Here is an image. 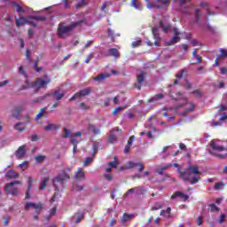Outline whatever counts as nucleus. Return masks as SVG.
I'll use <instances>...</instances> for the list:
<instances>
[{
    "mask_svg": "<svg viewBox=\"0 0 227 227\" xmlns=\"http://www.w3.org/2000/svg\"><path fill=\"white\" fill-rule=\"evenodd\" d=\"M180 179L184 182H190L191 185H194L201 180V177L197 175H201L198 166H188L184 171L178 169Z\"/></svg>",
    "mask_w": 227,
    "mask_h": 227,
    "instance_id": "obj_1",
    "label": "nucleus"
},
{
    "mask_svg": "<svg viewBox=\"0 0 227 227\" xmlns=\"http://www.w3.org/2000/svg\"><path fill=\"white\" fill-rule=\"evenodd\" d=\"M51 79L49 77L48 74H45L43 78H37L32 84L29 83V80H26V85H22L20 89V91H23V90H27L28 88H35V93H37V91H40V90L45 88L47 84H51Z\"/></svg>",
    "mask_w": 227,
    "mask_h": 227,
    "instance_id": "obj_2",
    "label": "nucleus"
},
{
    "mask_svg": "<svg viewBox=\"0 0 227 227\" xmlns=\"http://www.w3.org/2000/svg\"><path fill=\"white\" fill-rule=\"evenodd\" d=\"M81 24H88V21L86 20H80L69 26H65V23H59L57 28L59 38H67L69 36L70 33L74 31V27H77L78 26H81Z\"/></svg>",
    "mask_w": 227,
    "mask_h": 227,
    "instance_id": "obj_3",
    "label": "nucleus"
},
{
    "mask_svg": "<svg viewBox=\"0 0 227 227\" xmlns=\"http://www.w3.org/2000/svg\"><path fill=\"white\" fill-rule=\"evenodd\" d=\"M66 180H70V175L67 173L65 169L62 170V174H59L53 179V185L57 189V191H59L61 189L59 186H58V184H64Z\"/></svg>",
    "mask_w": 227,
    "mask_h": 227,
    "instance_id": "obj_4",
    "label": "nucleus"
},
{
    "mask_svg": "<svg viewBox=\"0 0 227 227\" xmlns=\"http://www.w3.org/2000/svg\"><path fill=\"white\" fill-rule=\"evenodd\" d=\"M146 81V73H140L137 75V82L134 83V88H137L138 91H141V86L145 84Z\"/></svg>",
    "mask_w": 227,
    "mask_h": 227,
    "instance_id": "obj_5",
    "label": "nucleus"
},
{
    "mask_svg": "<svg viewBox=\"0 0 227 227\" xmlns=\"http://www.w3.org/2000/svg\"><path fill=\"white\" fill-rule=\"evenodd\" d=\"M152 33H153V39L155 40L154 41V45L155 47H160V34L159 33V27H153L152 28Z\"/></svg>",
    "mask_w": 227,
    "mask_h": 227,
    "instance_id": "obj_6",
    "label": "nucleus"
},
{
    "mask_svg": "<svg viewBox=\"0 0 227 227\" xmlns=\"http://www.w3.org/2000/svg\"><path fill=\"white\" fill-rule=\"evenodd\" d=\"M49 97H52V100H56V102H59L65 97V92L61 91V90H56L53 92L48 94Z\"/></svg>",
    "mask_w": 227,
    "mask_h": 227,
    "instance_id": "obj_7",
    "label": "nucleus"
},
{
    "mask_svg": "<svg viewBox=\"0 0 227 227\" xmlns=\"http://www.w3.org/2000/svg\"><path fill=\"white\" fill-rule=\"evenodd\" d=\"M176 198H180L184 201H187V200H189V195L184 194L180 191H177L171 195L170 200H176Z\"/></svg>",
    "mask_w": 227,
    "mask_h": 227,
    "instance_id": "obj_8",
    "label": "nucleus"
},
{
    "mask_svg": "<svg viewBox=\"0 0 227 227\" xmlns=\"http://www.w3.org/2000/svg\"><path fill=\"white\" fill-rule=\"evenodd\" d=\"M209 147L212 148V150H216L217 152H224L226 150L224 146L217 145L215 139L210 141Z\"/></svg>",
    "mask_w": 227,
    "mask_h": 227,
    "instance_id": "obj_9",
    "label": "nucleus"
},
{
    "mask_svg": "<svg viewBox=\"0 0 227 227\" xmlns=\"http://www.w3.org/2000/svg\"><path fill=\"white\" fill-rule=\"evenodd\" d=\"M86 172L82 169V168H78L77 171L74 174L75 180H84Z\"/></svg>",
    "mask_w": 227,
    "mask_h": 227,
    "instance_id": "obj_10",
    "label": "nucleus"
},
{
    "mask_svg": "<svg viewBox=\"0 0 227 227\" xmlns=\"http://www.w3.org/2000/svg\"><path fill=\"white\" fill-rule=\"evenodd\" d=\"M27 22L31 23V17H29V18L20 17L16 20V26L18 27H20V26H26V24H27Z\"/></svg>",
    "mask_w": 227,
    "mask_h": 227,
    "instance_id": "obj_11",
    "label": "nucleus"
},
{
    "mask_svg": "<svg viewBox=\"0 0 227 227\" xmlns=\"http://www.w3.org/2000/svg\"><path fill=\"white\" fill-rule=\"evenodd\" d=\"M24 111V106L20 105L14 107V112L12 113V118H20V113Z\"/></svg>",
    "mask_w": 227,
    "mask_h": 227,
    "instance_id": "obj_12",
    "label": "nucleus"
},
{
    "mask_svg": "<svg viewBox=\"0 0 227 227\" xmlns=\"http://www.w3.org/2000/svg\"><path fill=\"white\" fill-rule=\"evenodd\" d=\"M26 155V145H21L15 153L17 159H22Z\"/></svg>",
    "mask_w": 227,
    "mask_h": 227,
    "instance_id": "obj_13",
    "label": "nucleus"
},
{
    "mask_svg": "<svg viewBox=\"0 0 227 227\" xmlns=\"http://www.w3.org/2000/svg\"><path fill=\"white\" fill-rule=\"evenodd\" d=\"M32 189H33V177L28 176V189L26 192L25 200H29V198H31Z\"/></svg>",
    "mask_w": 227,
    "mask_h": 227,
    "instance_id": "obj_14",
    "label": "nucleus"
},
{
    "mask_svg": "<svg viewBox=\"0 0 227 227\" xmlns=\"http://www.w3.org/2000/svg\"><path fill=\"white\" fill-rule=\"evenodd\" d=\"M87 129L89 132H92L94 136H98V134H100V128H97V126H95L94 124L89 123Z\"/></svg>",
    "mask_w": 227,
    "mask_h": 227,
    "instance_id": "obj_15",
    "label": "nucleus"
},
{
    "mask_svg": "<svg viewBox=\"0 0 227 227\" xmlns=\"http://www.w3.org/2000/svg\"><path fill=\"white\" fill-rule=\"evenodd\" d=\"M159 24L163 33H169V31H171V24H164V21H162V20H160Z\"/></svg>",
    "mask_w": 227,
    "mask_h": 227,
    "instance_id": "obj_16",
    "label": "nucleus"
},
{
    "mask_svg": "<svg viewBox=\"0 0 227 227\" xmlns=\"http://www.w3.org/2000/svg\"><path fill=\"white\" fill-rule=\"evenodd\" d=\"M185 74H187V69H182L179 73H177L176 74V79L174 80V84L176 85L178 84V81H180V79H182V77H184V75H185Z\"/></svg>",
    "mask_w": 227,
    "mask_h": 227,
    "instance_id": "obj_17",
    "label": "nucleus"
},
{
    "mask_svg": "<svg viewBox=\"0 0 227 227\" xmlns=\"http://www.w3.org/2000/svg\"><path fill=\"white\" fill-rule=\"evenodd\" d=\"M162 98H164V94L160 93V94H156L153 98H150L147 102L148 104H152L153 102H159V100H162Z\"/></svg>",
    "mask_w": 227,
    "mask_h": 227,
    "instance_id": "obj_18",
    "label": "nucleus"
},
{
    "mask_svg": "<svg viewBox=\"0 0 227 227\" xmlns=\"http://www.w3.org/2000/svg\"><path fill=\"white\" fill-rule=\"evenodd\" d=\"M79 98H81V97H88V95H90L91 93V89L90 88H85L78 92H76Z\"/></svg>",
    "mask_w": 227,
    "mask_h": 227,
    "instance_id": "obj_19",
    "label": "nucleus"
},
{
    "mask_svg": "<svg viewBox=\"0 0 227 227\" xmlns=\"http://www.w3.org/2000/svg\"><path fill=\"white\" fill-rule=\"evenodd\" d=\"M29 208H42V203H39V204H35V203H33V202H27L26 205H25V210H29Z\"/></svg>",
    "mask_w": 227,
    "mask_h": 227,
    "instance_id": "obj_20",
    "label": "nucleus"
},
{
    "mask_svg": "<svg viewBox=\"0 0 227 227\" xmlns=\"http://www.w3.org/2000/svg\"><path fill=\"white\" fill-rule=\"evenodd\" d=\"M60 127L54 124V123H49L47 126L44 127V130L46 132H51V130H59Z\"/></svg>",
    "mask_w": 227,
    "mask_h": 227,
    "instance_id": "obj_21",
    "label": "nucleus"
},
{
    "mask_svg": "<svg viewBox=\"0 0 227 227\" xmlns=\"http://www.w3.org/2000/svg\"><path fill=\"white\" fill-rule=\"evenodd\" d=\"M49 177H44L43 178V180L41 181L40 186H39V191H45V189L47 188V185L49 184Z\"/></svg>",
    "mask_w": 227,
    "mask_h": 227,
    "instance_id": "obj_22",
    "label": "nucleus"
},
{
    "mask_svg": "<svg viewBox=\"0 0 227 227\" xmlns=\"http://www.w3.org/2000/svg\"><path fill=\"white\" fill-rule=\"evenodd\" d=\"M109 77H111V74H100L98 76L94 77V80L100 82L101 81H106V79H109Z\"/></svg>",
    "mask_w": 227,
    "mask_h": 227,
    "instance_id": "obj_23",
    "label": "nucleus"
},
{
    "mask_svg": "<svg viewBox=\"0 0 227 227\" xmlns=\"http://www.w3.org/2000/svg\"><path fill=\"white\" fill-rule=\"evenodd\" d=\"M13 185H20V181L7 183L4 187V191H5V192H8V191H10V187H13Z\"/></svg>",
    "mask_w": 227,
    "mask_h": 227,
    "instance_id": "obj_24",
    "label": "nucleus"
},
{
    "mask_svg": "<svg viewBox=\"0 0 227 227\" xmlns=\"http://www.w3.org/2000/svg\"><path fill=\"white\" fill-rule=\"evenodd\" d=\"M46 110H47V106L40 110V112L35 116V121H38V120H42L43 116H47V114L45 113Z\"/></svg>",
    "mask_w": 227,
    "mask_h": 227,
    "instance_id": "obj_25",
    "label": "nucleus"
},
{
    "mask_svg": "<svg viewBox=\"0 0 227 227\" xmlns=\"http://www.w3.org/2000/svg\"><path fill=\"white\" fill-rule=\"evenodd\" d=\"M5 176L6 178H10V179L19 178V173L11 169L6 173Z\"/></svg>",
    "mask_w": 227,
    "mask_h": 227,
    "instance_id": "obj_26",
    "label": "nucleus"
},
{
    "mask_svg": "<svg viewBox=\"0 0 227 227\" xmlns=\"http://www.w3.org/2000/svg\"><path fill=\"white\" fill-rule=\"evenodd\" d=\"M109 56H113L114 58H120V51H118V49L116 48H111L109 51Z\"/></svg>",
    "mask_w": 227,
    "mask_h": 227,
    "instance_id": "obj_27",
    "label": "nucleus"
},
{
    "mask_svg": "<svg viewBox=\"0 0 227 227\" xmlns=\"http://www.w3.org/2000/svg\"><path fill=\"white\" fill-rule=\"evenodd\" d=\"M180 42V37L174 35L172 39L166 43V45H174V43H178Z\"/></svg>",
    "mask_w": 227,
    "mask_h": 227,
    "instance_id": "obj_28",
    "label": "nucleus"
},
{
    "mask_svg": "<svg viewBox=\"0 0 227 227\" xmlns=\"http://www.w3.org/2000/svg\"><path fill=\"white\" fill-rule=\"evenodd\" d=\"M21 125H26V122H18L15 124L14 129L18 130V132H24L26 128H20Z\"/></svg>",
    "mask_w": 227,
    "mask_h": 227,
    "instance_id": "obj_29",
    "label": "nucleus"
},
{
    "mask_svg": "<svg viewBox=\"0 0 227 227\" xmlns=\"http://www.w3.org/2000/svg\"><path fill=\"white\" fill-rule=\"evenodd\" d=\"M120 164V161L118 160V158H116V156H114V161H110L109 163H108V166L110 167V168H118V165Z\"/></svg>",
    "mask_w": 227,
    "mask_h": 227,
    "instance_id": "obj_30",
    "label": "nucleus"
},
{
    "mask_svg": "<svg viewBox=\"0 0 227 227\" xmlns=\"http://www.w3.org/2000/svg\"><path fill=\"white\" fill-rule=\"evenodd\" d=\"M129 219H134V215H129L127 213H124L122 215L121 223H127Z\"/></svg>",
    "mask_w": 227,
    "mask_h": 227,
    "instance_id": "obj_31",
    "label": "nucleus"
},
{
    "mask_svg": "<svg viewBox=\"0 0 227 227\" xmlns=\"http://www.w3.org/2000/svg\"><path fill=\"white\" fill-rule=\"evenodd\" d=\"M135 192L137 194H145L146 192V189L143 186H136Z\"/></svg>",
    "mask_w": 227,
    "mask_h": 227,
    "instance_id": "obj_32",
    "label": "nucleus"
},
{
    "mask_svg": "<svg viewBox=\"0 0 227 227\" xmlns=\"http://www.w3.org/2000/svg\"><path fill=\"white\" fill-rule=\"evenodd\" d=\"M62 137H63L64 139H67V138H68V137H72L70 129H67V128H64V131H63Z\"/></svg>",
    "mask_w": 227,
    "mask_h": 227,
    "instance_id": "obj_33",
    "label": "nucleus"
},
{
    "mask_svg": "<svg viewBox=\"0 0 227 227\" xmlns=\"http://www.w3.org/2000/svg\"><path fill=\"white\" fill-rule=\"evenodd\" d=\"M31 19H33V20H39L40 22H45V20H47L45 16H31L30 20Z\"/></svg>",
    "mask_w": 227,
    "mask_h": 227,
    "instance_id": "obj_34",
    "label": "nucleus"
},
{
    "mask_svg": "<svg viewBox=\"0 0 227 227\" xmlns=\"http://www.w3.org/2000/svg\"><path fill=\"white\" fill-rule=\"evenodd\" d=\"M131 4L137 10H143V6L141 5V3L137 2V0H132Z\"/></svg>",
    "mask_w": 227,
    "mask_h": 227,
    "instance_id": "obj_35",
    "label": "nucleus"
},
{
    "mask_svg": "<svg viewBox=\"0 0 227 227\" xmlns=\"http://www.w3.org/2000/svg\"><path fill=\"white\" fill-rule=\"evenodd\" d=\"M45 159H47L45 155H37L35 158V162H38L39 164H42V162H43Z\"/></svg>",
    "mask_w": 227,
    "mask_h": 227,
    "instance_id": "obj_36",
    "label": "nucleus"
},
{
    "mask_svg": "<svg viewBox=\"0 0 227 227\" xmlns=\"http://www.w3.org/2000/svg\"><path fill=\"white\" fill-rule=\"evenodd\" d=\"M219 59H225L227 58V50L220 49V55H218Z\"/></svg>",
    "mask_w": 227,
    "mask_h": 227,
    "instance_id": "obj_37",
    "label": "nucleus"
},
{
    "mask_svg": "<svg viewBox=\"0 0 227 227\" xmlns=\"http://www.w3.org/2000/svg\"><path fill=\"white\" fill-rule=\"evenodd\" d=\"M7 194H12V196H19V188H12L11 191H7Z\"/></svg>",
    "mask_w": 227,
    "mask_h": 227,
    "instance_id": "obj_38",
    "label": "nucleus"
},
{
    "mask_svg": "<svg viewBox=\"0 0 227 227\" xmlns=\"http://www.w3.org/2000/svg\"><path fill=\"white\" fill-rule=\"evenodd\" d=\"M39 61H40V60L37 59L35 61V64H34V69H35V72H37L38 74H40V72H42V70H43V67H38Z\"/></svg>",
    "mask_w": 227,
    "mask_h": 227,
    "instance_id": "obj_39",
    "label": "nucleus"
},
{
    "mask_svg": "<svg viewBox=\"0 0 227 227\" xmlns=\"http://www.w3.org/2000/svg\"><path fill=\"white\" fill-rule=\"evenodd\" d=\"M136 192V187L130 188L123 194V198H129V194H134Z\"/></svg>",
    "mask_w": 227,
    "mask_h": 227,
    "instance_id": "obj_40",
    "label": "nucleus"
},
{
    "mask_svg": "<svg viewBox=\"0 0 227 227\" xmlns=\"http://www.w3.org/2000/svg\"><path fill=\"white\" fill-rule=\"evenodd\" d=\"M156 3H160L163 6H169L171 4V0H156Z\"/></svg>",
    "mask_w": 227,
    "mask_h": 227,
    "instance_id": "obj_41",
    "label": "nucleus"
},
{
    "mask_svg": "<svg viewBox=\"0 0 227 227\" xmlns=\"http://www.w3.org/2000/svg\"><path fill=\"white\" fill-rule=\"evenodd\" d=\"M209 212H219V207L215 204H209Z\"/></svg>",
    "mask_w": 227,
    "mask_h": 227,
    "instance_id": "obj_42",
    "label": "nucleus"
},
{
    "mask_svg": "<svg viewBox=\"0 0 227 227\" xmlns=\"http://www.w3.org/2000/svg\"><path fill=\"white\" fill-rule=\"evenodd\" d=\"M201 20V12H200V9L195 10V20L196 22H200Z\"/></svg>",
    "mask_w": 227,
    "mask_h": 227,
    "instance_id": "obj_43",
    "label": "nucleus"
},
{
    "mask_svg": "<svg viewBox=\"0 0 227 227\" xmlns=\"http://www.w3.org/2000/svg\"><path fill=\"white\" fill-rule=\"evenodd\" d=\"M162 208V204L160 202H156L154 206L152 207L151 210H160Z\"/></svg>",
    "mask_w": 227,
    "mask_h": 227,
    "instance_id": "obj_44",
    "label": "nucleus"
},
{
    "mask_svg": "<svg viewBox=\"0 0 227 227\" xmlns=\"http://www.w3.org/2000/svg\"><path fill=\"white\" fill-rule=\"evenodd\" d=\"M223 187H224V183L219 182L215 184L214 189H215V191H221V189H223Z\"/></svg>",
    "mask_w": 227,
    "mask_h": 227,
    "instance_id": "obj_45",
    "label": "nucleus"
},
{
    "mask_svg": "<svg viewBox=\"0 0 227 227\" xmlns=\"http://www.w3.org/2000/svg\"><path fill=\"white\" fill-rule=\"evenodd\" d=\"M208 153L211 155H214V157H217L218 159H224V155L220 154V153H216L215 152H213L212 150H209Z\"/></svg>",
    "mask_w": 227,
    "mask_h": 227,
    "instance_id": "obj_46",
    "label": "nucleus"
},
{
    "mask_svg": "<svg viewBox=\"0 0 227 227\" xmlns=\"http://www.w3.org/2000/svg\"><path fill=\"white\" fill-rule=\"evenodd\" d=\"M91 162H93V158L88 157L85 159V160L83 162V166L88 167V166H90V164H91Z\"/></svg>",
    "mask_w": 227,
    "mask_h": 227,
    "instance_id": "obj_47",
    "label": "nucleus"
},
{
    "mask_svg": "<svg viewBox=\"0 0 227 227\" xmlns=\"http://www.w3.org/2000/svg\"><path fill=\"white\" fill-rule=\"evenodd\" d=\"M141 43H142L141 40L134 41L131 43V47H133V49H136V47H140Z\"/></svg>",
    "mask_w": 227,
    "mask_h": 227,
    "instance_id": "obj_48",
    "label": "nucleus"
},
{
    "mask_svg": "<svg viewBox=\"0 0 227 227\" xmlns=\"http://www.w3.org/2000/svg\"><path fill=\"white\" fill-rule=\"evenodd\" d=\"M134 168H137V163L134 161L128 162V169H133Z\"/></svg>",
    "mask_w": 227,
    "mask_h": 227,
    "instance_id": "obj_49",
    "label": "nucleus"
},
{
    "mask_svg": "<svg viewBox=\"0 0 227 227\" xmlns=\"http://www.w3.org/2000/svg\"><path fill=\"white\" fill-rule=\"evenodd\" d=\"M192 95H196L198 98H201L203 92H201L200 90H195L192 92Z\"/></svg>",
    "mask_w": 227,
    "mask_h": 227,
    "instance_id": "obj_50",
    "label": "nucleus"
},
{
    "mask_svg": "<svg viewBox=\"0 0 227 227\" xmlns=\"http://www.w3.org/2000/svg\"><path fill=\"white\" fill-rule=\"evenodd\" d=\"M120 111H123V107L121 106H118L115 109H114V111L112 112V114H114V116H116L118 114V113H120Z\"/></svg>",
    "mask_w": 227,
    "mask_h": 227,
    "instance_id": "obj_51",
    "label": "nucleus"
},
{
    "mask_svg": "<svg viewBox=\"0 0 227 227\" xmlns=\"http://www.w3.org/2000/svg\"><path fill=\"white\" fill-rule=\"evenodd\" d=\"M108 36L111 38L112 42H114V31L111 28L108 29Z\"/></svg>",
    "mask_w": 227,
    "mask_h": 227,
    "instance_id": "obj_52",
    "label": "nucleus"
},
{
    "mask_svg": "<svg viewBox=\"0 0 227 227\" xmlns=\"http://www.w3.org/2000/svg\"><path fill=\"white\" fill-rule=\"evenodd\" d=\"M82 219H84V215L83 214H81V215H78L76 219L74 220V223L76 224H78V223H80L81 221H82Z\"/></svg>",
    "mask_w": 227,
    "mask_h": 227,
    "instance_id": "obj_53",
    "label": "nucleus"
},
{
    "mask_svg": "<svg viewBox=\"0 0 227 227\" xmlns=\"http://www.w3.org/2000/svg\"><path fill=\"white\" fill-rule=\"evenodd\" d=\"M80 108L82 109V111H88L90 109V106H88V105L82 102L80 104Z\"/></svg>",
    "mask_w": 227,
    "mask_h": 227,
    "instance_id": "obj_54",
    "label": "nucleus"
},
{
    "mask_svg": "<svg viewBox=\"0 0 227 227\" xmlns=\"http://www.w3.org/2000/svg\"><path fill=\"white\" fill-rule=\"evenodd\" d=\"M134 141H136V136L133 135V136L129 137L127 145H129V146H132V143H133Z\"/></svg>",
    "mask_w": 227,
    "mask_h": 227,
    "instance_id": "obj_55",
    "label": "nucleus"
},
{
    "mask_svg": "<svg viewBox=\"0 0 227 227\" xmlns=\"http://www.w3.org/2000/svg\"><path fill=\"white\" fill-rule=\"evenodd\" d=\"M224 219H226V215L222 214L220 218L217 220V223H219V224H223V223H224Z\"/></svg>",
    "mask_w": 227,
    "mask_h": 227,
    "instance_id": "obj_56",
    "label": "nucleus"
},
{
    "mask_svg": "<svg viewBox=\"0 0 227 227\" xmlns=\"http://www.w3.org/2000/svg\"><path fill=\"white\" fill-rule=\"evenodd\" d=\"M94 41H88L84 45H83V49H90V47H91V45H93Z\"/></svg>",
    "mask_w": 227,
    "mask_h": 227,
    "instance_id": "obj_57",
    "label": "nucleus"
},
{
    "mask_svg": "<svg viewBox=\"0 0 227 227\" xmlns=\"http://www.w3.org/2000/svg\"><path fill=\"white\" fill-rule=\"evenodd\" d=\"M71 145H73V146H74V148H77V145H79V141L75 137H73L71 139Z\"/></svg>",
    "mask_w": 227,
    "mask_h": 227,
    "instance_id": "obj_58",
    "label": "nucleus"
},
{
    "mask_svg": "<svg viewBox=\"0 0 227 227\" xmlns=\"http://www.w3.org/2000/svg\"><path fill=\"white\" fill-rule=\"evenodd\" d=\"M194 58H195V59H196L198 65H201V64L203 63V58H201V56L197 55V56H195Z\"/></svg>",
    "mask_w": 227,
    "mask_h": 227,
    "instance_id": "obj_59",
    "label": "nucleus"
},
{
    "mask_svg": "<svg viewBox=\"0 0 227 227\" xmlns=\"http://www.w3.org/2000/svg\"><path fill=\"white\" fill-rule=\"evenodd\" d=\"M20 169H22V171H25V169H27V161H24L22 164H20Z\"/></svg>",
    "mask_w": 227,
    "mask_h": 227,
    "instance_id": "obj_60",
    "label": "nucleus"
},
{
    "mask_svg": "<svg viewBox=\"0 0 227 227\" xmlns=\"http://www.w3.org/2000/svg\"><path fill=\"white\" fill-rule=\"evenodd\" d=\"M118 137H116L115 135L111 134L109 137V141L110 143H114L115 141H117Z\"/></svg>",
    "mask_w": 227,
    "mask_h": 227,
    "instance_id": "obj_61",
    "label": "nucleus"
},
{
    "mask_svg": "<svg viewBox=\"0 0 227 227\" xmlns=\"http://www.w3.org/2000/svg\"><path fill=\"white\" fill-rule=\"evenodd\" d=\"M203 224V216H199L197 219V226H201Z\"/></svg>",
    "mask_w": 227,
    "mask_h": 227,
    "instance_id": "obj_62",
    "label": "nucleus"
},
{
    "mask_svg": "<svg viewBox=\"0 0 227 227\" xmlns=\"http://www.w3.org/2000/svg\"><path fill=\"white\" fill-rule=\"evenodd\" d=\"M104 178L108 180V182H111L113 180V176L111 174H104Z\"/></svg>",
    "mask_w": 227,
    "mask_h": 227,
    "instance_id": "obj_63",
    "label": "nucleus"
},
{
    "mask_svg": "<svg viewBox=\"0 0 227 227\" xmlns=\"http://www.w3.org/2000/svg\"><path fill=\"white\" fill-rule=\"evenodd\" d=\"M223 111H227V106L222 105L218 109V113H223Z\"/></svg>",
    "mask_w": 227,
    "mask_h": 227,
    "instance_id": "obj_64",
    "label": "nucleus"
}]
</instances>
